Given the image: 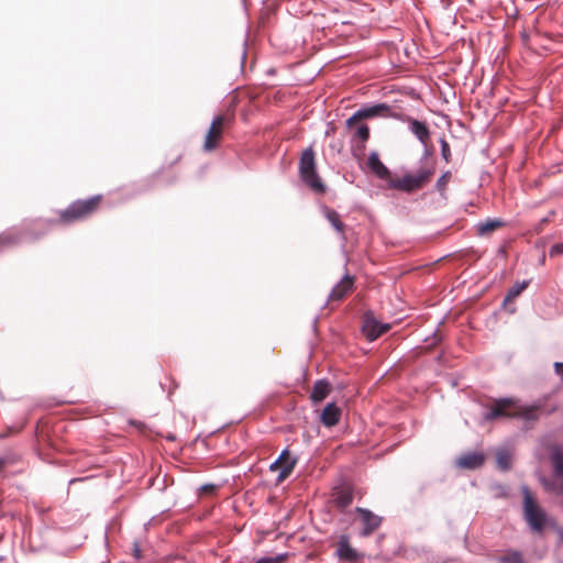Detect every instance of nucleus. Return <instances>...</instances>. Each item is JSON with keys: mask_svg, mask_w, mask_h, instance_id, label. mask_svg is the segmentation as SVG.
I'll use <instances>...</instances> for the list:
<instances>
[{"mask_svg": "<svg viewBox=\"0 0 563 563\" xmlns=\"http://www.w3.org/2000/svg\"><path fill=\"white\" fill-rule=\"evenodd\" d=\"M485 420L497 418H521L526 421H534L539 418L538 407L519 406L510 398L496 400L489 411L484 415Z\"/></svg>", "mask_w": 563, "mask_h": 563, "instance_id": "nucleus-1", "label": "nucleus"}, {"mask_svg": "<svg viewBox=\"0 0 563 563\" xmlns=\"http://www.w3.org/2000/svg\"><path fill=\"white\" fill-rule=\"evenodd\" d=\"M20 241V236L16 232L8 231L0 234V245H12Z\"/></svg>", "mask_w": 563, "mask_h": 563, "instance_id": "nucleus-24", "label": "nucleus"}, {"mask_svg": "<svg viewBox=\"0 0 563 563\" xmlns=\"http://www.w3.org/2000/svg\"><path fill=\"white\" fill-rule=\"evenodd\" d=\"M500 563H523V561L520 553L511 552L501 558Z\"/></svg>", "mask_w": 563, "mask_h": 563, "instance_id": "nucleus-26", "label": "nucleus"}, {"mask_svg": "<svg viewBox=\"0 0 563 563\" xmlns=\"http://www.w3.org/2000/svg\"><path fill=\"white\" fill-rule=\"evenodd\" d=\"M390 329L389 323H383L371 314L364 317L362 332L369 341H374Z\"/></svg>", "mask_w": 563, "mask_h": 563, "instance_id": "nucleus-9", "label": "nucleus"}, {"mask_svg": "<svg viewBox=\"0 0 563 563\" xmlns=\"http://www.w3.org/2000/svg\"><path fill=\"white\" fill-rule=\"evenodd\" d=\"M101 201V196H93L85 200H76L60 213V220L65 223L86 219L91 216Z\"/></svg>", "mask_w": 563, "mask_h": 563, "instance_id": "nucleus-4", "label": "nucleus"}, {"mask_svg": "<svg viewBox=\"0 0 563 563\" xmlns=\"http://www.w3.org/2000/svg\"><path fill=\"white\" fill-rule=\"evenodd\" d=\"M299 175L301 180L313 191L324 192L325 186L321 181L316 167L312 147L306 148L299 159Z\"/></svg>", "mask_w": 563, "mask_h": 563, "instance_id": "nucleus-3", "label": "nucleus"}, {"mask_svg": "<svg viewBox=\"0 0 563 563\" xmlns=\"http://www.w3.org/2000/svg\"><path fill=\"white\" fill-rule=\"evenodd\" d=\"M498 467L503 471H508L511 467L512 456L508 450H499L496 453Z\"/></svg>", "mask_w": 563, "mask_h": 563, "instance_id": "nucleus-22", "label": "nucleus"}, {"mask_svg": "<svg viewBox=\"0 0 563 563\" xmlns=\"http://www.w3.org/2000/svg\"><path fill=\"white\" fill-rule=\"evenodd\" d=\"M398 119H401L408 123L409 131L420 141L422 145H428L430 140V130L426 122L419 121L411 117H399Z\"/></svg>", "mask_w": 563, "mask_h": 563, "instance_id": "nucleus-11", "label": "nucleus"}, {"mask_svg": "<svg viewBox=\"0 0 563 563\" xmlns=\"http://www.w3.org/2000/svg\"><path fill=\"white\" fill-rule=\"evenodd\" d=\"M353 500L352 493L347 489H340L334 494V504L339 508H345L351 505Z\"/></svg>", "mask_w": 563, "mask_h": 563, "instance_id": "nucleus-19", "label": "nucleus"}, {"mask_svg": "<svg viewBox=\"0 0 563 563\" xmlns=\"http://www.w3.org/2000/svg\"><path fill=\"white\" fill-rule=\"evenodd\" d=\"M435 172L434 166L423 167L416 173H409L400 178L389 180L388 188L412 192L428 185Z\"/></svg>", "mask_w": 563, "mask_h": 563, "instance_id": "nucleus-2", "label": "nucleus"}, {"mask_svg": "<svg viewBox=\"0 0 563 563\" xmlns=\"http://www.w3.org/2000/svg\"><path fill=\"white\" fill-rule=\"evenodd\" d=\"M563 254V243H556L550 249V255H561Z\"/></svg>", "mask_w": 563, "mask_h": 563, "instance_id": "nucleus-30", "label": "nucleus"}, {"mask_svg": "<svg viewBox=\"0 0 563 563\" xmlns=\"http://www.w3.org/2000/svg\"><path fill=\"white\" fill-rule=\"evenodd\" d=\"M554 371L560 376L561 380L563 382V363L562 362L554 363Z\"/></svg>", "mask_w": 563, "mask_h": 563, "instance_id": "nucleus-31", "label": "nucleus"}, {"mask_svg": "<svg viewBox=\"0 0 563 563\" xmlns=\"http://www.w3.org/2000/svg\"><path fill=\"white\" fill-rule=\"evenodd\" d=\"M353 284V278L349 275H345L331 290L329 300L339 301L343 299L352 290Z\"/></svg>", "mask_w": 563, "mask_h": 563, "instance_id": "nucleus-14", "label": "nucleus"}, {"mask_svg": "<svg viewBox=\"0 0 563 563\" xmlns=\"http://www.w3.org/2000/svg\"><path fill=\"white\" fill-rule=\"evenodd\" d=\"M522 494L525 519L533 531L540 532L545 526L547 515L527 486L522 487Z\"/></svg>", "mask_w": 563, "mask_h": 563, "instance_id": "nucleus-5", "label": "nucleus"}, {"mask_svg": "<svg viewBox=\"0 0 563 563\" xmlns=\"http://www.w3.org/2000/svg\"><path fill=\"white\" fill-rule=\"evenodd\" d=\"M297 463V459L292 457L289 454L288 450H284L279 457L271 464V471L279 470V474L277 476V483L284 482L289 475L292 473L295 465Z\"/></svg>", "mask_w": 563, "mask_h": 563, "instance_id": "nucleus-7", "label": "nucleus"}, {"mask_svg": "<svg viewBox=\"0 0 563 563\" xmlns=\"http://www.w3.org/2000/svg\"><path fill=\"white\" fill-rule=\"evenodd\" d=\"M554 470L558 476L563 477V455L554 456Z\"/></svg>", "mask_w": 563, "mask_h": 563, "instance_id": "nucleus-28", "label": "nucleus"}, {"mask_svg": "<svg viewBox=\"0 0 563 563\" xmlns=\"http://www.w3.org/2000/svg\"><path fill=\"white\" fill-rule=\"evenodd\" d=\"M376 117L399 118V115L391 112V109L387 103H376L358 109L352 117L346 120L345 124L347 128H353L363 119H372Z\"/></svg>", "mask_w": 563, "mask_h": 563, "instance_id": "nucleus-6", "label": "nucleus"}, {"mask_svg": "<svg viewBox=\"0 0 563 563\" xmlns=\"http://www.w3.org/2000/svg\"><path fill=\"white\" fill-rule=\"evenodd\" d=\"M503 225V222L499 221V220H487L485 222H479L477 224V231L481 235H484V234H488L493 231H495L496 229H498L499 227Z\"/></svg>", "mask_w": 563, "mask_h": 563, "instance_id": "nucleus-23", "label": "nucleus"}, {"mask_svg": "<svg viewBox=\"0 0 563 563\" xmlns=\"http://www.w3.org/2000/svg\"><path fill=\"white\" fill-rule=\"evenodd\" d=\"M485 456L483 453L471 452L459 457L457 465L462 468L475 470L484 464Z\"/></svg>", "mask_w": 563, "mask_h": 563, "instance_id": "nucleus-16", "label": "nucleus"}, {"mask_svg": "<svg viewBox=\"0 0 563 563\" xmlns=\"http://www.w3.org/2000/svg\"><path fill=\"white\" fill-rule=\"evenodd\" d=\"M324 216L327 220L331 223V225L334 228V230L343 235L344 223L341 221L340 214L335 210L327 208L324 210Z\"/></svg>", "mask_w": 563, "mask_h": 563, "instance_id": "nucleus-18", "label": "nucleus"}, {"mask_svg": "<svg viewBox=\"0 0 563 563\" xmlns=\"http://www.w3.org/2000/svg\"><path fill=\"white\" fill-rule=\"evenodd\" d=\"M286 558L285 554H279V555H276V556H271V558H262L260 560H257L255 563H280L282 561H284Z\"/></svg>", "mask_w": 563, "mask_h": 563, "instance_id": "nucleus-29", "label": "nucleus"}, {"mask_svg": "<svg viewBox=\"0 0 563 563\" xmlns=\"http://www.w3.org/2000/svg\"><path fill=\"white\" fill-rule=\"evenodd\" d=\"M367 166L371 172L375 174V176H377L379 179L387 180L388 183L389 180H393L389 169L382 163L377 152L369 153L367 158Z\"/></svg>", "mask_w": 563, "mask_h": 563, "instance_id": "nucleus-13", "label": "nucleus"}, {"mask_svg": "<svg viewBox=\"0 0 563 563\" xmlns=\"http://www.w3.org/2000/svg\"><path fill=\"white\" fill-rule=\"evenodd\" d=\"M224 122L225 118L223 115H218L212 120L203 142L205 151L210 152L218 146L223 133Z\"/></svg>", "mask_w": 563, "mask_h": 563, "instance_id": "nucleus-8", "label": "nucleus"}, {"mask_svg": "<svg viewBox=\"0 0 563 563\" xmlns=\"http://www.w3.org/2000/svg\"><path fill=\"white\" fill-rule=\"evenodd\" d=\"M341 418V409L333 402L328 404L320 416V421L324 427L331 428L339 423Z\"/></svg>", "mask_w": 563, "mask_h": 563, "instance_id": "nucleus-15", "label": "nucleus"}, {"mask_svg": "<svg viewBox=\"0 0 563 563\" xmlns=\"http://www.w3.org/2000/svg\"><path fill=\"white\" fill-rule=\"evenodd\" d=\"M451 179V173L450 172H445L437 181L435 184V188L438 191L440 192H444L445 189H446V186H448V183L450 181Z\"/></svg>", "mask_w": 563, "mask_h": 563, "instance_id": "nucleus-25", "label": "nucleus"}, {"mask_svg": "<svg viewBox=\"0 0 563 563\" xmlns=\"http://www.w3.org/2000/svg\"><path fill=\"white\" fill-rule=\"evenodd\" d=\"M440 145H441V155H442L443 159L446 163H449L451 161V150H450L449 143L445 141V139H441Z\"/></svg>", "mask_w": 563, "mask_h": 563, "instance_id": "nucleus-27", "label": "nucleus"}, {"mask_svg": "<svg viewBox=\"0 0 563 563\" xmlns=\"http://www.w3.org/2000/svg\"><path fill=\"white\" fill-rule=\"evenodd\" d=\"M529 286V280L517 282L512 285L505 298V303L515 300L521 295V292Z\"/></svg>", "mask_w": 563, "mask_h": 563, "instance_id": "nucleus-20", "label": "nucleus"}, {"mask_svg": "<svg viewBox=\"0 0 563 563\" xmlns=\"http://www.w3.org/2000/svg\"><path fill=\"white\" fill-rule=\"evenodd\" d=\"M356 512L360 515V519L363 526L361 531L362 537H367L377 530L382 523V518L373 514L371 510L365 508H356Z\"/></svg>", "mask_w": 563, "mask_h": 563, "instance_id": "nucleus-10", "label": "nucleus"}, {"mask_svg": "<svg viewBox=\"0 0 563 563\" xmlns=\"http://www.w3.org/2000/svg\"><path fill=\"white\" fill-rule=\"evenodd\" d=\"M330 384L324 379H319L313 385L310 398L313 402H321L330 393Z\"/></svg>", "mask_w": 563, "mask_h": 563, "instance_id": "nucleus-17", "label": "nucleus"}, {"mask_svg": "<svg viewBox=\"0 0 563 563\" xmlns=\"http://www.w3.org/2000/svg\"><path fill=\"white\" fill-rule=\"evenodd\" d=\"M336 555L340 560L346 562H355L361 558L360 553L351 547L347 536L340 537L336 548Z\"/></svg>", "mask_w": 563, "mask_h": 563, "instance_id": "nucleus-12", "label": "nucleus"}, {"mask_svg": "<svg viewBox=\"0 0 563 563\" xmlns=\"http://www.w3.org/2000/svg\"><path fill=\"white\" fill-rule=\"evenodd\" d=\"M133 554L136 559L141 558V550L137 544H134Z\"/></svg>", "mask_w": 563, "mask_h": 563, "instance_id": "nucleus-32", "label": "nucleus"}, {"mask_svg": "<svg viewBox=\"0 0 563 563\" xmlns=\"http://www.w3.org/2000/svg\"><path fill=\"white\" fill-rule=\"evenodd\" d=\"M353 140H360L362 142V147H364V143L369 139V129L366 124L360 123L355 124L353 128Z\"/></svg>", "mask_w": 563, "mask_h": 563, "instance_id": "nucleus-21", "label": "nucleus"}]
</instances>
